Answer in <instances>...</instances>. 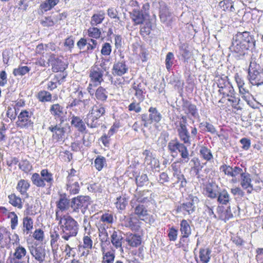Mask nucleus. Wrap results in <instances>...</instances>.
Here are the masks:
<instances>
[{
	"mask_svg": "<svg viewBox=\"0 0 263 263\" xmlns=\"http://www.w3.org/2000/svg\"><path fill=\"white\" fill-rule=\"evenodd\" d=\"M255 40L248 31L237 32L233 36L232 45L230 47L231 51L237 54L238 57L243 56L250 48H254Z\"/></svg>",
	"mask_w": 263,
	"mask_h": 263,
	"instance_id": "obj_1",
	"label": "nucleus"
},
{
	"mask_svg": "<svg viewBox=\"0 0 263 263\" xmlns=\"http://www.w3.org/2000/svg\"><path fill=\"white\" fill-rule=\"evenodd\" d=\"M55 220L62 229V238L68 241L70 238L75 237L78 232V222L68 215H60L59 211H56Z\"/></svg>",
	"mask_w": 263,
	"mask_h": 263,
	"instance_id": "obj_2",
	"label": "nucleus"
},
{
	"mask_svg": "<svg viewBox=\"0 0 263 263\" xmlns=\"http://www.w3.org/2000/svg\"><path fill=\"white\" fill-rule=\"evenodd\" d=\"M249 80L253 85L263 84V71L260 66L255 62H251L249 68Z\"/></svg>",
	"mask_w": 263,
	"mask_h": 263,
	"instance_id": "obj_3",
	"label": "nucleus"
},
{
	"mask_svg": "<svg viewBox=\"0 0 263 263\" xmlns=\"http://www.w3.org/2000/svg\"><path fill=\"white\" fill-rule=\"evenodd\" d=\"M33 183L38 187H44L46 182L50 187L53 182L52 174L47 169H44L41 172V175L37 173H34L31 177Z\"/></svg>",
	"mask_w": 263,
	"mask_h": 263,
	"instance_id": "obj_4",
	"label": "nucleus"
},
{
	"mask_svg": "<svg viewBox=\"0 0 263 263\" xmlns=\"http://www.w3.org/2000/svg\"><path fill=\"white\" fill-rule=\"evenodd\" d=\"M186 124V118L185 116H182L181 120L179 122L178 125H176V129L180 140L184 144L190 145L191 144L192 136L189 133Z\"/></svg>",
	"mask_w": 263,
	"mask_h": 263,
	"instance_id": "obj_5",
	"label": "nucleus"
},
{
	"mask_svg": "<svg viewBox=\"0 0 263 263\" xmlns=\"http://www.w3.org/2000/svg\"><path fill=\"white\" fill-rule=\"evenodd\" d=\"M148 115L144 114L141 116V120L144 122L143 125L145 127H147L153 123H159L162 118V115L156 107H151L148 109Z\"/></svg>",
	"mask_w": 263,
	"mask_h": 263,
	"instance_id": "obj_6",
	"label": "nucleus"
},
{
	"mask_svg": "<svg viewBox=\"0 0 263 263\" xmlns=\"http://www.w3.org/2000/svg\"><path fill=\"white\" fill-rule=\"evenodd\" d=\"M90 204V200L89 196H79L72 198L71 208L73 212H79L81 210L82 213H84Z\"/></svg>",
	"mask_w": 263,
	"mask_h": 263,
	"instance_id": "obj_7",
	"label": "nucleus"
},
{
	"mask_svg": "<svg viewBox=\"0 0 263 263\" xmlns=\"http://www.w3.org/2000/svg\"><path fill=\"white\" fill-rule=\"evenodd\" d=\"M32 115V113L27 110H22L17 117V126L21 128H32L33 126V122L31 121Z\"/></svg>",
	"mask_w": 263,
	"mask_h": 263,
	"instance_id": "obj_8",
	"label": "nucleus"
},
{
	"mask_svg": "<svg viewBox=\"0 0 263 263\" xmlns=\"http://www.w3.org/2000/svg\"><path fill=\"white\" fill-rule=\"evenodd\" d=\"M199 201L198 198L196 196H191L189 200L183 203L178 207V210L182 212L184 214L190 215L195 212L196 210L195 204Z\"/></svg>",
	"mask_w": 263,
	"mask_h": 263,
	"instance_id": "obj_9",
	"label": "nucleus"
},
{
	"mask_svg": "<svg viewBox=\"0 0 263 263\" xmlns=\"http://www.w3.org/2000/svg\"><path fill=\"white\" fill-rule=\"evenodd\" d=\"M63 120L61 119V123L54 126H50L48 127V130L52 133V138L57 141H62L64 139L65 129L61 126V124Z\"/></svg>",
	"mask_w": 263,
	"mask_h": 263,
	"instance_id": "obj_10",
	"label": "nucleus"
},
{
	"mask_svg": "<svg viewBox=\"0 0 263 263\" xmlns=\"http://www.w3.org/2000/svg\"><path fill=\"white\" fill-rule=\"evenodd\" d=\"M103 73L104 70L97 65L93 66L91 68L89 74L91 81L95 83L96 85L100 84L103 81Z\"/></svg>",
	"mask_w": 263,
	"mask_h": 263,
	"instance_id": "obj_11",
	"label": "nucleus"
},
{
	"mask_svg": "<svg viewBox=\"0 0 263 263\" xmlns=\"http://www.w3.org/2000/svg\"><path fill=\"white\" fill-rule=\"evenodd\" d=\"M30 254L40 263H43L46 257V251L42 247H35L31 246L29 248Z\"/></svg>",
	"mask_w": 263,
	"mask_h": 263,
	"instance_id": "obj_12",
	"label": "nucleus"
},
{
	"mask_svg": "<svg viewBox=\"0 0 263 263\" xmlns=\"http://www.w3.org/2000/svg\"><path fill=\"white\" fill-rule=\"evenodd\" d=\"M48 61L51 63L54 72L63 71L66 68V65L64 62L57 58L54 54L50 55Z\"/></svg>",
	"mask_w": 263,
	"mask_h": 263,
	"instance_id": "obj_13",
	"label": "nucleus"
},
{
	"mask_svg": "<svg viewBox=\"0 0 263 263\" xmlns=\"http://www.w3.org/2000/svg\"><path fill=\"white\" fill-rule=\"evenodd\" d=\"M128 68L123 59L115 63L112 68V73L115 75L121 76L127 71Z\"/></svg>",
	"mask_w": 263,
	"mask_h": 263,
	"instance_id": "obj_14",
	"label": "nucleus"
},
{
	"mask_svg": "<svg viewBox=\"0 0 263 263\" xmlns=\"http://www.w3.org/2000/svg\"><path fill=\"white\" fill-rule=\"evenodd\" d=\"M132 88L135 91V95L140 101L142 102L144 99L145 85L141 82L137 81L133 84Z\"/></svg>",
	"mask_w": 263,
	"mask_h": 263,
	"instance_id": "obj_15",
	"label": "nucleus"
},
{
	"mask_svg": "<svg viewBox=\"0 0 263 263\" xmlns=\"http://www.w3.org/2000/svg\"><path fill=\"white\" fill-rule=\"evenodd\" d=\"M251 175L249 173H243L241 176L240 184L242 188L246 190L247 193H251L253 190V185L251 183Z\"/></svg>",
	"mask_w": 263,
	"mask_h": 263,
	"instance_id": "obj_16",
	"label": "nucleus"
},
{
	"mask_svg": "<svg viewBox=\"0 0 263 263\" xmlns=\"http://www.w3.org/2000/svg\"><path fill=\"white\" fill-rule=\"evenodd\" d=\"M125 241L132 247H137L141 243L142 239L140 235L136 234H127Z\"/></svg>",
	"mask_w": 263,
	"mask_h": 263,
	"instance_id": "obj_17",
	"label": "nucleus"
},
{
	"mask_svg": "<svg viewBox=\"0 0 263 263\" xmlns=\"http://www.w3.org/2000/svg\"><path fill=\"white\" fill-rule=\"evenodd\" d=\"M146 16L139 10L134 9L130 13V17L136 25L143 24Z\"/></svg>",
	"mask_w": 263,
	"mask_h": 263,
	"instance_id": "obj_18",
	"label": "nucleus"
},
{
	"mask_svg": "<svg viewBox=\"0 0 263 263\" xmlns=\"http://www.w3.org/2000/svg\"><path fill=\"white\" fill-rule=\"evenodd\" d=\"M80 189L79 180L67 181L66 190L70 195L78 194Z\"/></svg>",
	"mask_w": 263,
	"mask_h": 263,
	"instance_id": "obj_19",
	"label": "nucleus"
},
{
	"mask_svg": "<svg viewBox=\"0 0 263 263\" xmlns=\"http://www.w3.org/2000/svg\"><path fill=\"white\" fill-rule=\"evenodd\" d=\"M182 108L186 114H191L194 117L198 116L196 105L187 101H183Z\"/></svg>",
	"mask_w": 263,
	"mask_h": 263,
	"instance_id": "obj_20",
	"label": "nucleus"
},
{
	"mask_svg": "<svg viewBox=\"0 0 263 263\" xmlns=\"http://www.w3.org/2000/svg\"><path fill=\"white\" fill-rule=\"evenodd\" d=\"M70 206L69 200L65 194L60 195L59 200L57 202V208L61 211H67Z\"/></svg>",
	"mask_w": 263,
	"mask_h": 263,
	"instance_id": "obj_21",
	"label": "nucleus"
},
{
	"mask_svg": "<svg viewBox=\"0 0 263 263\" xmlns=\"http://www.w3.org/2000/svg\"><path fill=\"white\" fill-rule=\"evenodd\" d=\"M29 187L30 183L27 180L21 179L17 182L16 189L21 195L25 196L26 197H28V195L27 191L29 189Z\"/></svg>",
	"mask_w": 263,
	"mask_h": 263,
	"instance_id": "obj_22",
	"label": "nucleus"
},
{
	"mask_svg": "<svg viewBox=\"0 0 263 263\" xmlns=\"http://www.w3.org/2000/svg\"><path fill=\"white\" fill-rule=\"evenodd\" d=\"M33 221L32 219L28 216L24 217L23 219V233L25 234H28L33 229Z\"/></svg>",
	"mask_w": 263,
	"mask_h": 263,
	"instance_id": "obj_23",
	"label": "nucleus"
},
{
	"mask_svg": "<svg viewBox=\"0 0 263 263\" xmlns=\"http://www.w3.org/2000/svg\"><path fill=\"white\" fill-rule=\"evenodd\" d=\"M105 18V13L103 11H100L94 14L91 17L90 25L91 26H96L102 23Z\"/></svg>",
	"mask_w": 263,
	"mask_h": 263,
	"instance_id": "obj_24",
	"label": "nucleus"
},
{
	"mask_svg": "<svg viewBox=\"0 0 263 263\" xmlns=\"http://www.w3.org/2000/svg\"><path fill=\"white\" fill-rule=\"evenodd\" d=\"M206 195L211 198H215L218 194V187L215 184L209 183L205 188Z\"/></svg>",
	"mask_w": 263,
	"mask_h": 263,
	"instance_id": "obj_25",
	"label": "nucleus"
},
{
	"mask_svg": "<svg viewBox=\"0 0 263 263\" xmlns=\"http://www.w3.org/2000/svg\"><path fill=\"white\" fill-rule=\"evenodd\" d=\"M134 215L137 216L141 220H144L145 218L147 216V211L145 207L142 204H139L134 209Z\"/></svg>",
	"mask_w": 263,
	"mask_h": 263,
	"instance_id": "obj_26",
	"label": "nucleus"
},
{
	"mask_svg": "<svg viewBox=\"0 0 263 263\" xmlns=\"http://www.w3.org/2000/svg\"><path fill=\"white\" fill-rule=\"evenodd\" d=\"M9 203L12 206L17 207L18 209L23 208V202L22 199L16 196L14 193H12L8 195Z\"/></svg>",
	"mask_w": 263,
	"mask_h": 263,
	"instance_id": "obj_27",
	"label": "nucleus"
},
{
	"mask_svg": "<svg viewBox=\"0 0 263 263\" xmlns=\"http://www.w3.org/2000/svg\"><path fill=\"white\" fill-rule=\"evenodd\" d=\"M71 124L80 132H84L86 129V127L84 122L79 117L73 116L71 121Z\"/></svg>",
	"mask_w": 263,
	"mask_h": 263,
	"instance_id": "obj_28",
	"label": "nucleus"
},
{
	"mask_svg": "<svg viewBox=\"0 0 263 263\" xmlns=\"http://www.w3.org/2000/svg\"><path fill=\"white\" fill-rule=\"evenodd\" d=\"M217 201L221 204L227 205L230 201V196L226 190L219 192L217 195Z\"/></svg>",
	"mask_w": 263,
	"mask_h": 263,
	"instance_id": "obj_29",
	"label": "nucleus"
},
{
	"mask_svg": "<svg viewBox=\"0 0 263 263\" xmlns=\"http://www.w3.org/2000/svg\"><path fill=\"white\" fill-rule=\"evenodd\" d=\"M50 112L56 118L62 117L64 114V107L59 104H54L50 106Z\"/></svg>",
	"mask_w": 263,
	"mask_h": 263,
	"instance_id": "obj_30",
	"label": "nucleus"
},
{
	"mask_svg": "<svg viewBox=\"0 0 263 263\" xmlns=\"http://www.w3.org/2000/svg\"><path fill=\"white\" fill-rule=\"evenodd\" d=\"M180 231L181 235L190 236L191 234V228L186 220L183 219L180 224Z\"/></svg>",
	"mask_w": 263,
	"mask_h": 263,
	"instance_id": "obj_31",
	"label": "nucleus"
},
{
	"mask_svg": "<svg viewBox=\"0 0 263 263\" xmlns=\"http://www.w3.org/2000/svg\"><path fill=\"white\" fill-rule=\"evenodd\" d=\"M184 144V143H181L178 151L182 159V160L180 161V162H187L190 159V155L187 147Z\"/></svg>",
	"mask_w": 263,
	"mask_h": 263,
	"instance_id": "obj_32",
	"label": "nucleus"
},
{
	"mask_svg": "<svg viewBox=\"0 0 263 263\" xmlns=\"http://www.w3.org/2000/svg\"><path fill=\"white\" fill-rule=\"evenodd\" d=\"M122 237L118 234L116 231H114L111 236V242L116 249L122 248Z\"/></svg>",
	"mask_w": 263,
	"mask_h": 263,
	"instance_id": "obj_33",
	"label": "nucleus"
},
{
	"mask_svg": "<svg viewBox=\"0 0 263 263\" xmlns=\"http://www.w3.org/2000/svg\"><path fill=\"white\" fill-rule=\"evenodd\" d=\"M211 251L209 249H200L199 251V258L201 263H208L210 261V255Z\"/></svg>",
	"mask_w": 263,
	"mask_h": 263,
	"instance_id": "obj_34",
	"label": "nucleus"
},
{
	"mask_svg": "<svg viewBox=\"0 0 263 263\" xmlns=\"http://www.w3.org/2000/svg\"><path fill=\"white\" fill-rule=\"evenodd\" d=\"M26 254L27 251L26 249L19 245L15 249L13 256L17 260H21L26 256Z\"/></svg>",
	"mask_w": 263,
	"mask_h": 263,
	"instance_id": "obj_35",
	"label": "nucleus"
},
{
	"mask_svg": "<svg viewBox=\"0 0 263 263\" xmlns=\"http://www.w3.org/2000/svg\"><path fill=\"white\" fill-rule=\"evenodd\" d=\"M105 113V109L101 105H95L92 107L89 114L95 116L96 118H100Z\"/></svg>",
	"mask_w": 263,
	"mask_h": 263,
	"instance_id": "obj_36",
	"label": "nucleus"
},
{
	"mask_svg": "<svg viewBox=\"0 0 263 263\" xmlns=\"http://www.w3.org/2000/svg\"><path fill=\"white\" fill-rule=\"evenodd\" d=\"M98 118H96L92 115L89 114L87 115L86 118L85 119V121L87 126L90 128H96L99 125L98 123Z\"/></svg>",
	"mask_w": 263,
	"mask_h": 263,
	"instance_id": "obj_37",
	"label": "nucleus"
},
{
	"mask_svg": "<svg viewBox=\"0 0 263 263\" xmlns=\"http://www.w3.org/2000/svg\"><path fill=\"white\" fill-rule=\"evenodd\" d=\"M170 15V12L166 6L163 4L160 5L159 16L161 22H165Z\"/></svg>",
	"mask_w": 263,
	"mask_h": 263,
	"instance_id": "obj_38",
	"label": "nucleus"
},
{
	"mask_svg": "<svg viewBox=\"0 0 263 263\" xmlns=\"http://www.w3.org/2000/svg\"><path fill=\"white\" fill-rule=\"evenodd\" d=\"M50 245L52 249H57L58 248V240L60 239V235L55 229L50 232Z\"/></svg>",
	"mask_w": 263,
	"mask_h": 263,
	"instance_id": "obj_39",
	"label": "nucleus"
},
{
	"mask_svg": "<svg viewBox=\"0 0 263 263\" xmlns=\"http://www.w3.org/2000/svg\"><path fill=\"white\" fill-rule=\"evenodd\" d=\"M37 98L40 102H50L51 100V94L47 91L42 90L38 92Z\"/></svg>",
	"mask_w": 263,
	"mask_h": 263,
	"instance_id": "obj_40",
	"label": "nucleus"
},
{
	"mask_svg": "<svg viewBox=\"0 0 263 263\" xmlns=\"http://www.w3.org/2000/svg\"><path fill=\"white\" fill-rule=\"evenodd\" d=\"M199 153L202 158L206 161H210L213 158L211 151L206 147L201 146Z\"/></svg>",
	"mask_w": 263,
	"mask_h": 263,
	"instance_id": "obj_41",
	"label": "nucleus"
},
{
	"mask_svg": "<svg viewBox=\"0 0 263 263\" xmlns=\"http://www.w3.org/2000/svg\"><path fill=\"white\" fill-rule=\"evenodd\" d=\"M219 5L225 11L233 12L235 10L231 0H223L219 3Z\"/></svg>",
	"mask_w": 263,
	"mask_h": 263,
	"instance_id": "obj_42",
	"label": "nucleus"
},
{
	"mask_svg": "<svg viewBox=\"0 0 263 263\" xmlns=\"http://www.w3.org/2000/svg\"><path fill=\"white\" fill-rule=\"evenodd\" d=\"M106 164L105 158L102 156H98L94 161V165L96 168L100 171Z\"/></svg>",
	"mask_w": 263,
	"mask_h": 263,
	"instance_id": "obj_43",
	"label": "nucleus"
},
{
	"mask_svg": "<svg viewBox=\"0 0 263 263\" xmlns=\"http://www.w3.org/2000/svg\"><path fill=\"white\" fill-rule=\"evenodd\" d=\"M88 35L90 37L98 39L101 35V30L95 26H91L87 30Z\"/></svg>",
	"mask_w": 263,
	"mask_h": 263,
	"instance_id": "obj_44",
	"label": "nucleus"
},
{
	"mask_svg": "<svg viewBox=\"0 0 263 263\" xmlns=\"http://www.w3.org/2000/svg\"><path fill=\"white\" fill-rule=\"evenodd\" d=\"M107 93L105 89L100 86L97 89L95 96L97 99L104 101H105L107 98Z\"/></svg>",
	"mask_w": 263,
	"mask_h": 263,
	"instance_id": "obj_45",
	"label": "nucleus"
},
{
	"mask_svg": "<svg viewBox=\"0 0 263 263\" xmlns=\"http://www.w3.org/2000/svg\"><path fill=\"white\" fill-rule=\"evenodd\" d=\"M102 263H114L115 255L110 251L102 253Z\"/></svg>",
	"mask_w": 263,
	"mask_h": 263,
	"instance_id": "obj_46",
	"label": "nucleus"
},
{
	"mask_svg": "<svg viewBox=\"0 0 263 263\" xmlns=\"http://www.w3.org/2000/svg\"><path fill=\"white\" fill-rule=\"evenodd\" d=\"M29 71L30 68L28 66H19L18 68L14 69L13 74L15 76H22L29 72Z\"/></svg>",
	"mask_w": 263,
	"mask_h": 263,
	"instance_id": "obj_47",
	"label": "nucleus"
},
{
	"mask_svg": "<svg viewBox=\"0 0 263 263\" xmlns=\"http://www.w3.org/2000/svg\"><path fill=\"white\" fill-rule=\"evenodd\" d=\"M181 143L178 140H172L168 144V148L171 153H176L181 145Z\"/></svg>",
	"mask_w": 263,
	"mask_h": 263,
	"instance_id": "obj_48",
	"label": "nucleus"
},
{
	"mask_svg": "<svg viewBox=\"0 0 263 263\" xmlns=\"http://www.w3.org/2000/svg\"><path fill=\"white\" fill-rule=\"evenodd\" d=\"M92 240L89 236V233L87 235H84L83 238V245L82 247L85 249H91L92 247Z\"/></svg>",
	"mask_w": 263,
	"mask_h": 263,
	"instance_id": "obj_49",
	"label": "nucleus"
},
{
	"mask_svg": "<svg viewBox=\"0 0 263 263\" xmlns=\"http://www.w3.org/2000/svg\"><path fill=\"white\" fill-rule=\"evenodd\" d=\"M127 204V201L125 197L120 196L117 198L116 202V207L121 210H124Z\"/></svg>",
	"mask_w": 263,
	"mask_h": 263,
	"instance_id": "obj_50",
	"label": "nucleus"
},
{
	"mask_svg": "<svg viewBox=\"0 0 263 263\" xmlns=\"http://www.w3.org/2000/svg\"><path fill=\"white\" fill-rule=\"evenodd\" d=\"M141 102L139 101V102H137L135 100L131 103L128 106V109L129 111H134L136 113H139L141 111L142 108L140 106Z\"/></svg>",
	"mask_w": 263,
	"mask_h": 263,
	"instance_id": "obj_51",
	"label": "nucleus"
},
{
	"mask_svg": "<svg viewBox=\"0 0 263 263\" xmlns=\"http://www.w3.org/2000/svg\"><path fill=\"white\" fill-rule=\"evenodd\" d=\"M112 47L110 43H105L102 45L101 50L102 55L104 56L109 55L111 52Z\"/></svg>",
	"mask_w": 263,
	"mask_h": 263,
	"instance_id": "obj_52",
	"label": "nucleus"
},
{
	"mask_svg": "<svg viewBox=\"0 0 263 263\" xmlns=\"http://www.w3.org/2000/svg\"><path fill=\"white\" fill-rule=\"evenodd\" d=\"M174 54L171 52L167 53L165 61L166 68L167 70H169L171 69L172 65L174 63Z\"/></svg>",
	"mask_w": 263,
	"mask_h": 263,
	"instance_id": "obj_53",
	"label": "nucleus"
},
{
	"mask_svg": "<svg viewBox=\"0 0 263 263\" xmlns=\"http://www.w3.org/2000/svg\"><path fill=\"white\" fill-rule=\"evenodd\" d=\"M190 236H185L181 235L180 236V241H179V245L180 247L183 248V250L186 251L188 249L189 247V239L187 238Z\"/></svg>",
	"mask_w": 263,
	"mask_h": 263,
	"instance_id": "obj_54",
	"label": "nucleus"
},
{
	"mask_svg": "<svg viewBox=\"0 0 263 263\" xmlns=\"http://www.w3.org/2000/svg\"><path fill=\"white\" fill-rule=\"evenodd\" d=\"M239 92L242 95V98L247 102H249L252 97L251 94L249 90L246 89L243 86L239 88Z\"/></svg>",
	"mask_w": 263,
	"mask_h": 263,
	"instance_id": "obj_55",
	"label": "nucleus"
},
{
	"mask_svg": "<svg viewBox=\"0 0 263 263\" xmlns=\"http://www.w3.org/2000/svg\"><path fill=\"white\" fill-rule=\"evenodd\" d=\"M113 215L109 213L103 214L100 218V221L107 224H111L113 222Z\"/></svg>",
	"mask_w": 263,
	"mask_h": 263,
	"instance_id": "obj_56",
	"label": "nucleus"
},
{
	"mask_svg": "<svg viewBox=\"0 0 263 263\" xmlns=\"http://www.w3.org/2000/svg\"><path fill=\"white\" fill-rule=\"evenodd\" d=\"M9 217L11 218V228L14 230L18 224V217L14 212H11L9 214Z\"/></svg>",
	"mask_w": 263,
	"mask_h": 263,
	"instance_id": "obj_57",
	"label": "nucleus"
},
{
	"mask_svg": "<svg viewBox=\"0 0 263 263\" xmlns=\"http://www.w3.org/2000/svg\"><path fill=\"white\" fill-rule=\"evenodd\" d=\"M99 237L101 242H105L110 241L108 237V233L106 230L103 228L101 230L99 229Z\"/></svg>",
	"mask_w": 263,
	"mask_h": 263,
	"instance_id": "obj_58",
	"label": "nucleus"
},
{
	"mask_svg": "<svg viewBox=\"0 0 263 263\" xmlns=\"http://www.w3.org/2000/svg\"><path fill=\"white\" fill-rule=\"evenodd\" d=\"M33 237L37 241H43L44 238V231L41 229L35 230L33 234Z\"/></svg>",
	"mask_w": 263,
	"mask_h": 263,
	"instance_id": "obj_59",
	"label": "nucleus"
},
{
	"mask_svg": "<svg viewBox=\"0 0 263 263\" xmlns=\"http://www.w3.org/2000/svg\"><path fill=\"white\" fill-rule=\"evenodd\" d=\"M227 83H228L227 81H226L225 80H223L222 79L218 80L217 85L219 88V91L220 93L224 95L227 93L226 91L224 90L227 89V87L228 86Z\"/></svg>",
	"mask_w": 263,
	"mask_h": 263,
	"instance_id": "obj_60",
	"label": "nucleus"
},
{
	"mask_svg": "<svg viewBox=\"0 0 263 263\" xmlns=\"http://www.w3.org/2000/svg\"><path fill=\"white\" fill-rule=\"evenodd\" d=\"M136 183L139 186H142L148 181V178L146 174H142L137 176L136 179Z\"/></svg>",
	"mask_w": 263,
	"mask_h": 263,
	"instance_id": "obj_61",
	"label": "nucleus"
},
{
	"mask_svg": "<svg viewBox=\"0 0 263 263\" xmlns=\"http://www.w3.org/2000/svg\"><path fill=\"white\" fill-rule=\"evenodd\" d=\"M220 171L226 175L231 177V174L232 173V167L227 165L226 164H223L220 167Z\"/></svg>",
	"mask_w": 263,
	"mask_h": 263,
	"instance_id": "obj_62",
	"label": "nucleus"
},
{
	"mask_svg": "<svg viewBox=\"0 0 263 263\" xmlns=\"http://www.w3.org/2000/svg\"><path fill=\"white\" fill-rule=\"evenodd\" d=\"M70 180H79L78 174L77 173V171L73 168L70 169V171L68 172V175L67 177V181H70Z\"/></svg>",
	"mask_w": 263,
	"mask_h": 263,
	"instance_id": "obj_63",
	"label": "nucleus"
},
{
	"mask_svg": "<svg viewBox=\"0 0 263 263\" xmlns=\"http://www.w3.org/2000/svg\"><path fill=\"white\" fill-rule=\"evenodd\" d=\"M177 230H176L174 228H171L168 234V237L169 238V239L171 241H175L177 239Z\"/></svg>",
	"mask_w": 263,
	"mask_h": 263,
	"instance_id": "obj_64",
	"label": "nucleus"
}]
</instances>
